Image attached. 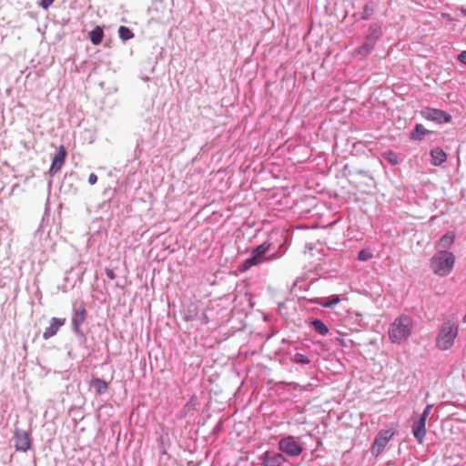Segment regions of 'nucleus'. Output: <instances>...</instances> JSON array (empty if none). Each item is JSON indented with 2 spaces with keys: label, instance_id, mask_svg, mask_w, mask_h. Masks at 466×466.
Listing matches in <instances>:
<instances>
[{
  "label": "nucleus",
  "instance_id": "obj_1",
  "mask_svg": "<svg viewBox=\"0 0 466 466\" xmlns=\"http://www.w3.org/2000/svg\"><path fill=\"white\" fill-rule=\"evenodd\" d=\"M413 329L411 318L401 315L394 319L390 325L388 335L391 343L400 344L406 341L410 336Z\"/></svg>",
  "mask_w": 466,
  "mask_h": 466
},
{
  "label": "nucleus",
  "instance_id": "obj_2",
  "mask_svg": "<svg viewBox=\"0 0 466 466\" xmlns=\"http://www.w3.org/2000/svg\"><path fill=\"white\" fill-rule=\"evenodd\" d=\"M454 265L455 256L447 250L436 252L430 262L431 270L439 277L448 276L453 270Z\"/></svg>",
  "mask_w": 466,
  "mask_h": 466
},
{
  "label": "nucleus",
  "instance_id": "obj_3",
  "mask_svg": "<svg viewBox=\"0 0 466 466\" xmlns=\"http://www.w3.org/2000/svg\"><path fill=\"white\" fill-rule=\"evenodd\" d=\"M458 334V326L451 321L443 323L436 339L437 347L441 350H449Z\"/></svg>",
  "mask_w": 466,
  "mask_h": 466
},
{
  "label": "nucleus",
  "instance_id": "obj_4",
  "mask_svg": "<svg viewBox=\"0 0 466 466\" xmlns=\"http://www.w3.org/2000/svg\"><path fill=\"white\" fill-rule=\"evenodd\" d=\"M433 405L429 404L419 418L413 419L412 434L420 444H422L426 436V420L432 410Z\"/></svg>",
  "mask_w": 466,
  "mask_h": 466
},
{
  "label": "nucleus",
  "instance_id": "obj_5",
  "mask_svg": "<svg viewBox=\"0 0 466 466\" xmlns=\"http://www.w3.org/2000/svg\"><path fill=\"white\" fill-rule=\"evenodd\" d=\"M269 248L270 244L268 242H264L261 245L258 246L256 248H254L251 252L250 258H247L243 262L240 270L247 271L251 267L261 264L270 259V258H267L265 257V254L269 249Z\"/></svg>",
  "mask_w": 466,
  "mask_h": 466
},
{
  "label": "nucleus",
  "instance_id": "obj_6",
  "mask_svg": "<svg viewBox=\"0 0 466 466\" xmlns=\"http://www.w3.org/2000/svg\"><path fill=\"white\" fill-rule=\"evenodd\" d=\"M393 435L394 432L390 430L380 431L375 437L371 446L370 451L372 455L378 457L383 451L384 448L387 446Z\"/></svg>",
  "mask_w": 466,
  "mask_h": 466
},
{
  "label": "nucleus",
  "instance_id": "obj_7",
  "mask_svg": "<svg viewBox=\"0 0 466 466\" xmlns=\"http://www.w3.org/2000/svg\"><path fill=\"white\" fill-rule=\"evenodd\" d=\"M279 446L281 451L292 457L299 456L302 452V446L293 436L281 439Z\"/></svg>",
  "mask_w": 466,
  "mask_h": 466
},
{
  "label": "nucleus",
  "instance_id": "obj_8",
  "mask_svg": "<svg viewBox=\"0 0 466 466\" xmlns=\"http://www.w3.org/2000/svg\"><path fill=\"white\" fill-rule=\"evenodd\" d=\"M420 114L423 118L439 124L449 123L451 120V116L449 113L436 108L427 107L421 110Z\"/></svg>",
  "mask_w": 466,
  "mask_h": 466
},
{
  "label": "nucleus",
  "instance_id": "obj_9",
  "mask_svg": "<svg viewBox=\"0 0 466 466\" xmlns=\"http://www.w3.org/2000/svg\"><path fill=\"white\" fill-rule=\"evenodd\" d=\"M14 440L16 451L25 452L31 448V437L25 431L15 430Z\"/></svg>",
  "mask_w": 466,
  "mask_h": 466
},
{
  "label": "nucleus",
  "instance_id": "obj_10",
  "mask_svg": "<svg viewBox=\"0 0 466 466\" xmlns=\"http://www.w3.org/2000/svg\"><path fill=\"white\" fill-rule=\"evenodd\" d=\"M66 157V150L64 146H60L58 147L56 153L55 154V157L53 158V161H52V164H51V167L49 169V174L51 176H54L56 173H57L62 168L63 165L65 164Z\"/></svg>",
  "mask_w": 466,
  "mask_h": 466
},
{
  "label": "nucleus",
  "instance_id": "obj_11",
  "mask_svg": "<svg viewBox=\"0 0 466 466\" xmlns=\"http://www.w3.org/2000/svg\"><path fill=\"white\" fill-rule=\"evenodd\" d=\"M66 323V319H60V318H52L50 320V324L48 327L46 328L43 338L44 339L47 340L50 338L56 335L59 329L64 326Z\"/></svg>",
  "mask_w": 466,
  "mask_h": 466
},
{
  "label": "nucleus",
  "instance_id": "obj_12",
  "mask_svg": "<svg viewBox=\"0 0 466 466\" xmlns=\"http://www.w3.org/2000/svg\"><path fill=\"white\" fill-rule=\"evenodd\" d=\"M285 459L280 453L266 452L262 458L263 466H281Z\"/></svg>",
  "mask_w": 466,
  "mask_h": 466
},
{
  "label": "nucleus",
  "instance_id": "obj_13",
  "mask_svg": "<svg viewBox=\"0 0 466 466\" xmlns=\"http://www.w3.org/2000/svg\"><path fill=\"white\" fill-rule=\"evenodd\" d=\"M86 317V310L84 304H81L79 308L75 311L72 323L75 330L77 331L80 326L85 322Z\"/></svg>",
  "mask_w": 466,
  "mask_h": 466
},
{
  "label": "nucleus",
  "instance_id": "obj_14",
  "mask_svg": "<svg viewBox=\"0 0 466 466\" xmlns=\"http://www.w3.org/2000/svg\"><path fill=\"white\" fill-rule=\"evenodd\" d=\"M431 164L433 166H441L447 159L446 153L441 147H434L431 150Z\"/></svg>",
  "mask_w": 466,
  "mask_h": 466
},
{
  "label": "nucleus",
  "instance_id": "obj_15",
  "mask_svg": "<svg viewBox=\"0 0 466 466\" xmlns=\"http://www.w3.org/2000/svg\"><path fill=\"white\" fill-rule=\"evenodd\" d=\"M340 300L341 299L339 295H331L329 298L319 299L316 302L324 308H332L339 304Z\"/></svg>",
  "mask_w": 466,
  "mask_h": 466
},
{
  "label": "nucleus",
  "instance_id": "obj_16",
  "mask_svg": "<svg viewBox=\"0 0 466 466\" xmlns=\"http://www.w3.org/2000/svg\"><path fill=\"white\" fill-rule=\"evenodd\" d=\"M89 36H90V41L92 42L93 45H99L101 44L102 40H103V37H104V31L102 29V27L100 26H96L90 33H89Z\"/></svg>",
  "mask_w": 466,
  "mask_h": 466
},
{
  "label": "nucleus",
  "instance_id": "obj_17",
  "mask_svg": "<svg viewBox=\"0 0 466 466\" xmlns=\"http://www.w3.org/2000/svg\"><path fill=\"white\" fill-rule=\"evenodd\" d=\"M90 385L95 389L96 392L99 395L105 393L108 389L107 383L99 378L92 380Z\"/></svg>",
  "mask_w": 466,
  "mask_h": 466
},
{
  "label": "nucleus",
  "instance_id": "obj_18",
  "mask_svg": "<svg viewBox=\"0 0 466 466\" xmlns=\"http://www.w3.org/2000/svg\"><path fill=\"white\" fill-rule=\"evenodd\" d=\"M429 132L421 124H417L414 130L410 134V137L413 140H421Z\"/></svg>",
  "mask_w": 466,
  "mask_h": 466
},
{
  "label": "nucleus",
  "instance_id": "obj_19",
  "mask_svg": "<svg viewBox=\"0 0 466 466\" xmlns=\"http://www.w3.org/2000/svg\"><path fill=\"white\" fill-rule=\"evenodd\" d=\"M454 238V233L448 232L441 238L439 241V246L443 248H449L453 244Z\"/></svg>",
  "mask_w": 466,
  "mask_h": 466
},
{
  "label": "nucleus",
  "instance_id": "obj_20",
  "mask_svg": "<svg viewBox=\"0 0 466 466\" xmlns=\"http://www.w3.org/2000/svg\"><path fill=\"white\" fill-rule=\"evenodd\" d=\"M118 35L123 41H127L134 37V33L128 27L121 25L118 28Z\"/></svg>",
  "mask_w": 466,
  "mask_h": 466
},
{
  "label": "nucleus",
  "instance_id": "obj_21",
  "mask_svg": "<svg viewBox=\"0 0 466 466\" xmlns=\"http://www.w3.org/2000/svg\"><path fill=\"white\" fill-rule=\"evenodd\" d=\"M314 329L320 335H326L329 332L328 327L319 319H314L312 321Z\"/></svg>",
  "mask_w": 466,
  "mask_h": 466
},
{
  "label": "nucleus",
  "instance_id": "obj_22",
  "mask_svg": "<svg viewBox=\"0 0 466 466\" xmlns=\"http://www.w3.org/2000/svg\"><path fill=\"white\" fill-rule=\"evenodd\" d=\"M372 48L373 45L366 42L357 49V53L361 56H367Z\"/></svg>",
  "mask_w": 466,
  "mask_h": 466
},
{
  "label": "nucleus",
  "instance_id": "obj_23",
  "mask_svg": "<svg viewBox=\"0 0 466 466\" xmlns=\"http://www.w3.org/2000/svg\"><path fill=\"white\" fill-rule=\"evenodd\" d=\"M372 258V253L367 249H362L358 254V258L360 261H367Z\"/></svg>",
  "mask_w": 466,
  "mask_h": 466
},
{
  "label": "nucleus",
  "instance_id": "obj_24",
  "mask_svg": "<svg viewBox=\"0 0 466 466\" xmlns=\"http://www.w3.org/2000/svg\"><path fill=\"white\" fill-rule=\"evenodd\" d=\"M386 156H387V159L389 160V162L390 164H392V165L398 164L399 159H398L397 155L394 152L389 151L388 153H386Z\"/></svg>",
  "mask_w": 466,
  "mask_h": 466
},
{
  "label": "nucleus",
  "instance_id": "obj_25",
  "mask_svg": "<svg viewBox=\"0 0 466 466\" xmlns=\"http://www.w3.org/2000/svg\"><path fill=\"white\" fill-rule=\"evenodd\" d=\"M165 441L168 442V435L166 434V435H162L160 436L159 438V442H160V447H161V452L163 454H166L167 453V450H166V446H165Z\"/></svg>",
  "mask_w": 466,
  "mask_h": 466
},
{
  "label": "nucleus",
  "instance_id": "obj_26",
  "mask_svg": "<svg viewBox=\"0 0 466 466\" xmlns=\"http://www.w3.org/2000/svg\"><path fill=\"white\" fill-rule=\"evenodd\" d=\"M295 361L298 363L308 364L309 362V360L305 355L297 353L295 355Z\"/></svg>",
  "mask_w": 466,
  "mask_h": 466
},
{
  "label": "nucleus",
  "instance_id": "obj_27",
  "mask_svg": "<svg viewBox=\"0 0 466 466\" xmlns=\"http://www.w3.org/2000/svg\"><path fill=\"white\" fill-rule=\"evenodd\" d=\"M373 12V9L372 8H370L368 5H366L364 7V14L362 15V19H368L370 17V15L372 14Z\"/></svg>",
  "mask_w": 466,
  "mask_h": 466
},
{
  "label": "nucleus",
  "instance_id": "obj_28",
  "mask_svg": "<svg viewBox=\"0 0 466 466\" xmlns=\"http://www.w3.org/2000/svg\"><path fill=\"white\" fill-rule=\"evenodd\" d=\"M54 1L55 0H41L40 6L44 9H47L54 3Z\"/></svg>",
  "mask_w": 466,
  "mask_h": 466
},
{
  "label": "nucleus",
  "instance_id": "obj_29",
  "mask_svg": "<svg viewBox=\"0 0 466 466\" xmlns=\"http://www.w3.org/2000/svg\"><path fill=\"white\" fill-rule=\"evenodd\" d=\"M88 182L90 185H95L97 182V176L95 173H91L88 177Z\"/></svg>",
  "mask_w": 466,
  "mask_h": 466
},
{
  "label": "nucleus",
  "instance_id": "obj_30",
  "mask_svg": "<svg viewBox=\"0 0 466 466\" xmlns=\"http://www.w3.org/2000/svg\"><path fill=\"white\" fill-rule=\"evenodd\" d=\"M458 60L466 65V50L461 52L458 56Z\"/></svg>",
  "mask_w": 466,
  "mask_h": 466
},
{
  "label": "nucleus",
  "instance_id": "obj_31",
  "mask_svg": "<svg viewBox=\"0 0 466 466\" xmlns=\"http://www.w3.org/2000/svg\"><path fill=\"white\" fill-rule=\"evenodd\" d=\"M106 276H107L111 280H113V279H116V274H115V272H114V270H113V269L106 268Z\"/></svg>",
  "mask_w": 466,
  "mask_h": 466
},
{
  "label": "nucleus",
  "instance_id": "obj_32",
  "mask_svg": "<svg viewBox=\"0 0 466 466\" xmlns=\"http://www.w3.org/2000/svg\"><path fill=\"white\" fill-rule=\"evenodd\" d=\"M461 14H463L464 15H466V9H465V8H461Z\"/></svg>",
  "mask_w": 466,
  "mask_h": 466
},
{
  "label": "nucleus",
  "instance_id": "obj_33",
  "mask_svg": "<svg viewBox=\"0 0 466 466\" xmlns=\"http://www.w3.org/2000/svg\"><path fill=\"white\" fill-rule=\"evenodd\" d=\"M341 345H345L344 339H339Z\"/></svg>",
  "mask_w": 466,
  "mask_h": 466
}]
</instances>
